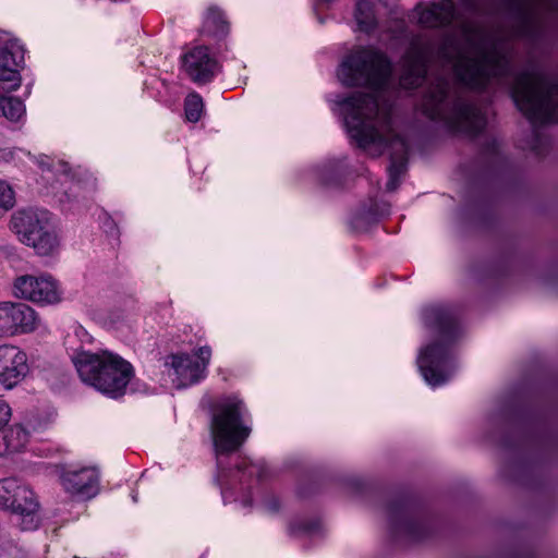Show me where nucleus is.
Returning <instances> with one entry per match:
<instances>
[{"label": "nucleus", "instance_id": "obj_22", "mask_svg": "<svg viewBox=\"0 0 558 558\" xmlns=\"http://www.w3.org/2000/svg\"><path fill=\"white\" fill-rule=\"evenodd\" d=\"M15 197L12 187L0 180V210L7 211L14 206Z\"/></svg>", "mask_w": 558, "mask_h": 558}, {"label": "nucleus", "instance_id": "obj_17", "mask_svg": "<svg viewBox=\"0 0 558 558\" xmlns=\"http://www.w3.org/2000/svg\"><path fill=\"white\" fill-rule=\"evenodd\" d=\"M28 437V432L20 424L1 429L0 439L3 441V452L22 450L26 446Z\"/></svg>", "mask_w": 558, "mask_h": 558}, {"label": "nucleus", "instance_id": "obj_30", "mask_svg": "<svg viewBox=\"0 0 558 558\" xmlns=\"http://www.w3.org/2000/svg\"><path fill=\"white\" fill-rule=\"evenodd\" d=\"M0 454H2V450L0 449Z\"/></svg>", "mask_w": 558, "mask_h": 558}, {"label": "nucleus", "instance_id": "obj_24", "mask_svg": "<svg viewBox=\"0 0 558 558\" xmlns=\"http://www.w3.org/2000/svg\"><path fill=\"white\" fill-rule=\"evenodd\" d=\"M197 364L204 366V373L206 372L207 365L209 364L211 356V349L208 345L198 348L196 351Z\"/></svg>", "mask_w": 558, "mask_h": 558}, {"label": "nucleus", "instance_id": "obj_27", "mask_svg": "<svg viewBox=\"0 0 558 558\" xmlns=\"http://www.w3.org/2000/svg\"><path fill=\"white\" fill-rule=\"evenodd\" d=\"M498 146H499L498 142L496 140H492V141L487 142V144L484 148V153L487 155L497 154Z\"/></svg>", "mask_w": 558, "mask_h": 558}, {"label": "nucleus", "instance_id": "obj_12", "mask_svg": "<svg viewBox=\"0 0 558 558\" xmlns=\"http://www.w3.org/2000/svg\"><path fill=\"white\" fill-rule=\"evenodd\" d=\"M183 65L189 76L198 84L210 82L218 70L217 61L204 46L195 47L185 53Z\"/></svg>", "mask_w": 558, "mask_h": 558}, {"label": "nucleus", "instance_id": "obj_2", "mask_svg": "<svg viewBox=\"0 0 558 558\" xmlns=\"http://www.w3.org/2000/svg\"><path fill=\"white\" fill-rule=\"evenodd\" d=\"M423 320L441 340L421 350L417 366L426 383L437 387L447 383L456 368L450 344L460 332L458 315L452 306L435 304L423 310Z\"/></svg>", "mask_w": 558, "mask_h": 558}, {"label": "nucleus", "instance_id": "obj_14", "mask_svg": "<svg viewBox=\"0 0 558 558\" xmlns=\"http://www.w3.org/2000/svg\"><path fill=\"white\" fill-rule=\"evenodd\" d=\"M11 336L33 332L38 324L37 313L27 304L9 302Z\"/></svg>", "mask_w": 558, "mask_h": 558}, {"label": "nucleus", "instance_id": "obj_7", "mask_svg": "<svg viewBox=\"0 0 558 558\" xmlns=\"http://www.w3.org/2000/svg\"><path fill=\"white\" fill-rule=\"evenodd\" d=\"M24 49L10 34L0 31V87L10 93L21 85Z\"/></svg>", "mask_w": 558, "mask_h": 558}, {"label": "nucleus", "instance_id": "obj_11", "mask_svg": "<svg viewBox=\"0 0 558 558\" xmlns=\"http://www.w3.org/2000/svg\"><path fill=\"white\" fill-rule=\"evenodd\" d=\"M61 484L71 495L90 499L99 492V473L95 468L68 470L61 475Z\"/></svg>", "mask_w": 558, "mask_h": 558}, {"label": "nucleus", "instance_id": "obj_18", "mask_svg": "<svg viewBox=\"0 0 558 558\" xmlns=\"http://www.w3.org/2000/svg\"><path fill=\"white\" fill-rule=\"evenodd\" d=\"M355 21L360 31L365 33L373 32L377 22L374 14L373 3L369 0H357L355 8Z\"/></svg>", "mask_w": 558, "mask_h": 558}, {"label": "nucleus", "instance_id": "obj_19", "mask_svg": "<svg viewBox=\"0 0 558 558\" xmlns=\"http://www.w3.org/2000/svg\"><path fill=\"white\" fill-rule=\"evenodd\" d=\"M203 31L208 35L219 36L228 31L223 13L216 7H210L204 21Z\"/></svg>", "mask_w": 558, "mask_h": 558}, {"label": "nucleus", "instance_id": "obj_28", "mask_svg": "<svg viewBox=\"0 0 558 558\" xmlns=\"http://www.w3.org/2000/svg\"><path fill=\"white\" fill-rule=\"evenodd\" d=\"M464 8L472 12V13H477L478 12V8H477V4L474 0H461Z\"/></svg>", "mask_w": 558, "mask_h": 558}, {"label": "nucleus", "instance_id": "obj_6", "mask_svg": "<svg viewBox=\"0 0 558 558\" xmlns=\"http://www.w3.org/2000/svg\"><path fill=\"white\" fill-rule=\"evenodd\" d=\"M13 293L19 299L40 305L59 303L62 298V290L58 281L48 274L16 277L13 283Z\"/></svg>", "mask_w": 558, "mask_h": 558}, {"label": "nucleus", "instance_id": "obj_15", "mask_svg": "<svg viewBox=\"0 0 558 558\" xmlns=\"http://www.w3.org/2000/svg\"><path fill=\"white\" fill-rule=\"evenodd\" d=\"M14 496L28 501L26 509H34L35 494L27 486L20 484L15 478L0 480V508L10 509Z\"/></svg>", "mask_w": 558, "mask_h": 558}, {"label": "nucleus", "instance_id": "obj_3", "mask_svg": "<svg viewBox=\"0 0 558 558\" xmlns=\"http://www.w3.org/2000/svg\"><path fill=\"white\" fill-rule=\"evenodd\" d=\"M72 361L82 381L110 398L123 396L134 375L130 362L107 350L96 353L82 351Z\"/></svg>", "mask_w": 558, "mask_h": 558}, {"label": "nucleus", "instance_id": "obj_10", "mask_svg": "<svg viewBox=\"0 0 558 558\" xmlns=\"http://www.w3.org/2000/svg\"><path fill=\"white\" fill-rule=\"evenodd\" d=\"M417 23L428 28H447L458 20L459 13L453 0H433L426 7L420 1L414 7Z\"/></svg>", "mask_w": 558, "mask_h": 558}, {"label": "nucleus", "instance_id": "obj_26", "mask_svg": "<svg viewBox=\"0 0 558 558\" xmlns=\"http://www.w3.org/2000/svg\"><path fill=\"white\" fill-rule=\"evenodd\" d=\"M10 416H11L10 407L7 404V402L4 400L0 399V430L9 422Z\"/></svg>", "mask_w": 558, "mask_h": 558}, {"label": "nucleus", "instance_id": "obj_21", "mask_svg": "<svg viewBox=\"0 0 558 558\" xmlns=\"http://www.w3.org/2000/svg\"><path fill=\"white\" fill-rule=\"evenodd\" d=\"M203 108L204 104L202 97L196 93L190 94L184 101L185 117L187 121L193 123L199 121Z\"/></svg>", "mask_w": 558, "mask_h": 558}, {"label": "nucleus", "instance_id": "obj_4", "mask_svg": "<svg viewBox=\"0 0 558 558\" xmlns=\"http://www.w3.org/2000/svg\"><path fill=\"white\" fill-rule=\"evenodd\" d=\"M245 405L235 397L225 398L213 407L210 434L217 456L240 449L252 429L243 422Z\"/></svg>", "mask_w": 558, "mask_h": 558}, {"label": "nucleus", "instance_id": "obj_23", "mask_svg": "<svg viewBox=\"0 0 558 558\" xmlns=\"http://www.w3.org/2000/svg\"><path fill=\"white\" fill-rule=\"evenodd\" d=\"M9 302L0 303V337H11Z\"/></svg>", "mask_w": 558, "mask_h": 558}, {"label": "nucleus", "instance_id": "obj_5", "mask_svg": "<svg viewBox=\"0 0 558 558\" xmlns=\"http://www.w3.org/2000/svg\"><path fill=\"white\" fill-rule=\"evenodd\" d=\"M10 228L23 244L33 247L40 256H52L59 251V238L51 214L46 209L16 210L11 217Z\"/></svg>", "mask_w": 558, "mask_h": 558}, {"label": "nucleus", "instance_id": "obj_1", "mask_svg": "<svg viewBox=\"0 0 558 558\" xmlns=\"http://www.w3.org/2000/svg\"><path fill=\"white\" fill-rule=\"evenodd\" d=\"M391 72L387 56L374 48H357L340 64L338 76L347 86H366L375 93L355 92L340 101L348 132L357 146L379 156L390 150L386 189L393 192L407 171L409 146L392 126V105L378 93Z\"/></svg>", "mask_w": 558, "mask_h": 558}, {"label": "nucleus", "instance_id": "obj_13", "mask_svg": "<svg viewBox=\"0 0 558 558\" xmlns=\"http://www.w3.org/2000/svg\"><path fill=\"white\" fill-rule=\"evenodd\" d=\"M166 366L173 369L178 387H187L204 378V366L197 364V360L186 353L171 354L165 362Z\"/></svg>", "mask_w": 558, "mask_h": 558}, {"label": "nucleus", "instance_id": "obj_9", "mask_svg": "<svg viewBox=\"0 0 558 558\" xmlns=\"http://www.w3.org/2000/svg\"><path fill=\"white\" fill-rule=\"evenodd\" d=\"M27 373L26 353L15 345H0V395L17 386Z\"/></svg>", "mask_w": 558, "mask_h": 558}, {"label": "nucleus", "instance_id": "obj_8", "mask_svg": "<svg viewBox=\"0 0 558 558\" xmlns=\"http://www.w3.org/2000/svg\"><path fill=\"white\" fill-rule=\"evenodd\" d=\"M389 526L395 537L418 541L426 534V526L408 500H397L387 508Z\"/></svg>", "mask_w": 558, "mask_h": 558}, {"label": "nucleus", "instance_id": "obj_16", "mask_svg": "<svg viewBox=\"0 0 558 558\" xmlns=\"http://www.w3.org/2000/svg\"><path fill=\"white\" fill-rule=\"evenodd\" d=\"M27 501H24L23 498L13 497L10 509L14 517V523L20 526L22 531H33L36 530L39 524V518L37 514L39 505L35 499L34 509H26Z\"/></svg>", "mask_w": 558, "mask_h": 558}, {"label": "nucleus", "instance_id": "obj_29", "mask_svg": "<svg viewBox=\"0 0 558 558\" xmlns=\"http://www.w3.org/2000/svg\"><path fill=\"white\" fill-rule=\"evenodd\" d=\"M238 469H239V470H250V474L252 475V474H254V473H255V469H256V466H255V465H246L245 463H243V465H242V464H239V465H238Z\"/></svg>", "mask_w": 558, "mask_h": 558}, {"label": "nucleus", "instance_id": "obj_25", "mask_svg": "<svg viewBox=\"0 0 558 558\" xmlns=\"http://www.w3.org/2000/svg\"><path fill=\"white\" fill-rule=\"evenodd\" d=\"M290 530H291V533L301 531L304 533L313 534L319 530V523L318 522H302L298 526L295 524H291Z\"/></svg>", "mask_w": 558, "mask_h": 558}, {"label": "nucleus", "instance_id": "obj_20", "mask_svg": "<svg viewBox=\"0 0 558 558\" xmlns=\"http://www.w3.org/2000/svg\"><path fill=\"white\" fill-rule=\"evenodd\" d=\"M25 114V106L20 98L0 95V117L16 122Z\"/></svg>", "mask_w": 558, "mask_h": 558}]
</instances>
